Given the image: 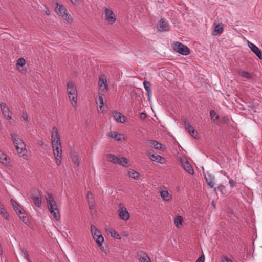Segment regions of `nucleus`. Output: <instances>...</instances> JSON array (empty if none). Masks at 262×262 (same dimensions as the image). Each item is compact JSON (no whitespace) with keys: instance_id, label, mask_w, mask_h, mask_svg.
Returning <instances> with one entry per match:
<instances>
[{"instance_id":"15","label":"nucleus","mask_w":262,"mask_h":262,"mask_svg":"<svg viewBox=\"0 0 262 262\" xmlns=\"http://www.w3.org/2000/svg\"><path fill=\"white\" fill-rule=\"evenodd\" d=\"M11 203L13 207V209L18 215L24 214V209L19 206V205L14 200H11Z\"/></svg>"},{"instance_id":"42","label":"nucleus","mask_w":262,"mask_h":262,"mask_svg":"<svg viewBox=\"0 0 262 262\" xmlns=\"http://www.w3.org/2000/svg\"><path fill=\"white\" fill-rule=\"evenodd\" d=\"M183 123H184L185 129L187 128L188 127L191 128L192 126L191 125V124L189 123V121L186 119H184L183 120Z\"/></svg>"},{"instance_id":"39","label":"nucleus","mask_w":262,"mask_h":262,"mask_svg":"<svg viewBox=\"0 0 262 262\" xmlns=\"http://www.w3.org/2000/svg\"><path fill=\"white\" fill-rule=\"evenodd\" d=\"M26 63V61L23 58H19L17 61V66H20L23 67L24 66Z\"/></svg>"},{"instance_id":"49","label":"nucleus","mask_w":262,"mask_h":262,"mask_svg":"<svg viewBox=\"0 0 262 262\" xmlns=\"http://www.w3.org/2000/svg\"><path fill=\"white\" fill-rule=\"evenodd\" d=\"M225 188V187L222 186V185H220L218 187H217V189L219 191H221L222 193H223V190Z\"/></svg>"},{"instance_id":"36","label":"nucleus","mask_w":262,"mask_h":262,"mask_svg":"<svg viewBox=\"0 0 262 262\" xmlns=\"http://www.w3.org/2000/svg\"><path fill=\"white\" fill-rule=\"evenodd\" d=\"M0 214L4 218L6 219H8L9 218V214L5 210L4 206L0 208Z\"/></svg>"},{"instance_id":"24","label":"nucleus","mask_w":262,"mask_h":262,"mask_svg":"<svg viewBox=\"0 0 262 262\" xmlns=\"http://www.w3.org/2000/svg\"><path fill=\"white\" fill-rule=\"evenodd\" d=\"M87 200L90 209H92L94 207V203L93 202L92 193L90 191H88L87 193Z\"/></svg>"},{"instance_id":"9","label":"nucleus","mask_w":262,"mask_h":262,"mask_svg":"<svg viewBox=\"0 0 262 262\" xmlns=\"http://www.w3.org/2000/svg\"><path fill=\"white\" fill-rule=\"evenodd\" d=\"M169 23L164 18H161L157 25V28L159 31L164 32L169 30Z\"/></svg>"},{"instance_id":"26","label":"nucleus","mask_w":262,"mask_h":262,"mask_svg":"<svg viewBox=\"0 0 262 262\" xmlns=\"http://www.w3.org/2000/svg\"><path fill=\"white\" fill-rule=\"evenodd\" d=\"M10 135L15 146L23 142V140L18 137L16 134L12 133Z\"/></svg>"},{"instance_id":"16","label":"nucleus","mask_w":262,"mask_h":262,"mask_svg":"<svg viewBox=\"0 0 262 262\" xmlns=\"http://www.w3.org/2000/svg\"><path fill=\"white\" fill-rule=\"evenodd\" d=\"M148 157L149 159L152 161H155L161 164H163L164 162V158L160 155H155L149 152L148 154Z\"/></svg>"},{"instance_id":"5","label":"nucleus","mask_w":262,"mask_h":262,"mask_svg":"<svg viewBox=\"0 0 262 262\" xmlns=\"http://www.w3.org/2000/svg\"><path fill=\"white\" fill-rule=\"evenodd\" d=\"M107 160L114 164H119L123 166H126V164L128 162V160L127 158L121 157H117L113 154H108L107 155Z\"/></svg>"},{"instance_id":"6","label":"nucleus","mask_w":262,"mask_h":262,"mask_svg":"<svg viewBox=\"0 0 262 262\" xmlns=\"http://www.w3.org/2000/svg\"><path fill=\"white\" fill-rule=\"evenodd\" d=\"M174 49L176 52L183 55H188L190 53L189 49L186 46L178 42L174 44Z\"/></svg>"},{"instance_id":"27","label":"nucleus","mask_w":262,"mask_h":262,"mask_svg":"<svg viewBox=\"0 0 262 262\" xmlns=\"http://www.w3.org/2000/svg\"><path fill=\"white\" fill-rule=\"evenodd\" d=\"M223 31V28L220 24H217L214 27L213 35H216L221 34Z\"/></svg>"},{"instance_id":"25","label":"nucleus","mask_w":262,"mask_h":262,"mask_svg":"<svg viewBox=\"0 0 262 262\" xmlns=\"http://www.w3.org/2000/svg\"><path fill=\"white\" fill-rule=\"evenodd\" d=\"M91 232L94 239H95L96 236H98L99 234H101L100 231L93 225H91Z\"/></svg>"},{"instance_id":"17","label":"nucleus","mask_w":262,"mask_h":262,"mask_svg":"<svg viewBox=\"0 0 262 262\" xmlns=\"http://www.w3.org/2000/svg\"><path fill=\"white\" fill-rule=\"evenodd\" d=\"M15 146L18 154H22V156H24L25 155L27 150L26 149V145L23 141L17 145H16Z\"/></svg>"},{"instance_id":"38","label":"nucleus","mask_w":262,"mask_h":262,"mask_svg":"<svg viewBox=\"0 0 262 262\" xmlns=\"http://www.w3.org/2000/svg\"><path fill=\"white\" fill-rule=\"evenodd\" d=\"M21 252L23 253L24 257L27 259L28 262H31V260L29 258V254L28 252L23 248H20Z\"/></svg>"},{"instance_id":"53","label":"nucleus","mask_w":262,"mask_h":262,"mask_svg":"<svg viewBox=\"0 0 262 262\" xmlns=\"http://www.w3.org/2000/svg\"><path fill=\"white\" fill-rule=\"evenodd\" d=\"M3 254V249L2 248L1 244H0V255H2Z\"/></svg>"},{"instance_id":"43","label":"nucleus","mask_w":262,"mask_h":262,"mask_svg":"<svg viewBox=\"0 0 262 262\" xmlns=\"http://www.w3.org/2000/svg\"><path fill=\"white\" fill-rule=\"evenodd\" d=\"M120 136H121L120 134L115 132L114 133V136L113 138L117 141H121V139L120 138Z\"/></svg>"},{"instance_id":"19","label":"nucleus","mask_w":262,"mask_h":262,"mask_svg":"<svg viewBox=\"0 0 262 262\" xmlns=\"http://www.w3.org/2000/svg\"><path fill=\"white\" fill-rule=\"evenodd\" d=\"M113 117L116 122L118 123H124L125 122V117L121 113L115 112L113 113Z\"/></svg>"},{"instance_id":"8","label":"nucleus","mask_w":262,"mask_h":262,"mask_svg":"<svg viewBox=\"0 0 262 262\" xmlns=\"http://www.w3.org/2000/svg\"><path fill=\"white\" fill-rule=\"evenodd\" d=\"M118 206L119 208V217L123 220H127L129 217V214L126 208L124 207L122 203H120Z\"/></svg>"},{"instance_id":"50","label":"nucleus","mask_w":262,"mask_h":262,"mask_svg":"<svg viewBox=\"0 0 262 262\" xmlns=\"http://www.w3.org/2000/svg\"><path fill=\"white\" fill-rule=\"evenodd\" d=\"M115 132H110L108 133V136L110 138H113L114 137V133Z\"/></svg>"},{"instance_id":"37","label":"nucleus","mask_w":262,"mask_h":262,"mask_svg":"<svg viewBox=\"0 0 262 262\" xmlns=\"http://www.w3.org/2000/svg\"><path fill=\"white\" fill-rule=\"evenodd\" d=\"M210 114L211 119H213V121L219 119V116L216 114V112L214 110H211Z\"/></svg>"},{"instance_id":"22","label":"nucleus","mask_w":262,"mask_h":262,"mask_svg":"<svg viewBox=\"0 0 262 262\" xmlns=\"http://www.w3.org/2000/svg\"><path fill=\"white\" fill-rule=\"evenodd\" d=\"M31 198L36 206L41 207L42 199L40 192L38 191V196H32Z\"/></svg>"},{"instance_id":"31","label":"nucleus","mask_w":262,"mask_h":262,"mask_svg":"<svg viewBox=\"0 0 262 262\" xmlns=\"http://www.w3.org/2000/svg\"><path fill=\"white\" fill-rule=\"evenodd\" d=\"M128 174L130 177L135 179H138L139 178V173L134 170L130 169L128 171Z\"/></svg>"},{"instance_id":"51","label":"nucleus","mask_w":262,"mask_h":262,"mask_svg":"<svg viewBox=\"0 0 262 262\" xmlns=\"http://www.w3.org/2000/svg\"><path fill=\"white\" fill-rule=\"evenodd\" d=\"M115 132H110L108 133V136L110 138H113L114 137V133Z\"/></svg>"},{"instance_id":"41","label":"nucleus","mask_w":262,"mask_h":262,"mask_svg":"<svg viewBox=\"0 0 262 262\" xmlns=\"http://www.w3.org/2000/svg\"><path fill=\"white\" fill-rule=\"evenodd\" d=\"M241 75L243 77H245V78H251V74H249L248 72H247L246 71H242V73H241Z\"/></svg>"},{"instance_id":"3","label":"nucleus","mask_w":262,"mask_h":262,"mask_svg":"<svg viewBox=\"0 0 262 262\" xmlns=\"http://www.w3.org/2000/svg\"><path fill=\"white\" fill-rule=\"evenodd\" d=\"M52 144L56 163L59 165L61 164L62 154L60 140H56V143H52Z\"/></svg>"},{"instance_id":"20","label":"nucleus","mask_w":262,"mask_h":262,"mask_svg":"<svg viewBox=\"0 0 262 262\" xmlns=\"http://www.w3.org/2000/svg\"><path fill=\"white\" fill-rule=\"evenodd\" d=\"M52 143H56V140H60L58 129L56 127H53L52 133Z\"/></svg>"},{"instance_id":"4","label":"nucleus","mask_w":262,"mask_h":262,"mask_svg":"<svg viewBox=\"0 0 262 262\" xmlns=\"http://www.w3.org/2000/svg\"><path fill=\"white\" fill-rule=\"evenodd\" d=\"M55 11L68 23H70L72 21V17L68 14L67 9L63 5L57 4L55 7Z\"/></svg>"},{"instance_id":"35","label":"nucleus","mask_w":262,"mask_h":262,"mask_svg":"<svg viewBox=\"0 0 262 262\" xmlns=\"http://www.w3.org/2000/svg\"><path fill=\"white\" fill-rule=\"evenodd\" d=\"M150 142L156 149H162V144L155 140H151Z\"/></svg>"},{"instance_id":"7","label":"nucleus","mask_w":262,"mask_h":262,"mask_svg":"<svg viewBox=\"0 0 262 262\" xmlns=\"http://www.w3.org/2000/svg\"><path fill=\"white\" fill-rule=\"evenodd\" d=\"M104 95L103 94H99L98 97L96 99V103L99 105L98 111L102 113L106 112L107 108V105H105L106 101L104 99Z\"/></svg>"},{"instance_id":"55","label":"nucleus","mask_w":262,"mask_h":262,"mask_svg":"<svg viewBox=\"0 0 262 262\" xmlns=\"http://www.w3.org/2000/svg\"><path fill=\"white\" fill-rule=\"evenodd\" d=\"M77 0H70V1L73 3L74 4L75 2H76Z\"/></svg>"},{"instance_id":"54","label":"nucleus","mask_w":262,"mask_h":262,"mask_svg":"<svg viewBox=\"0 0 262 262\" xmlns=\"http://www.w3.org/2000/svg\"><path fill=\"white\" fill-rule=\"evenodd\" d=\"M46 14L47 15H50V11L49 10H47L46 11Z\"/></svg>"},{"instance_id":"29","label":"nucleus","mask_w":262,"mask_h":262,"mask_svg":"<svg viewBox=\"0 0 262 262\" xmlns=\"http://www.w3.org/2000/svg\"><path fill=\"white\" fill-rule=\"evenodd\" d=\"M0 162L4 165H7L9 162V158L3 153L0 156Z\"/></svg>"},{"instance_id":"1","label":"nucleus","mask_w":262,"mask_h":262,"mask_svg":"<svg viewBox=\"0 0 262 262\" xmlns=\"http://www.w3.org/2000/svg\"><path fill=\"white\" fill-rule=\"evenodd\" d=\"M46 199L48 208L51 215L57 221L59 220L60 219L59 211L53 196L51 193H47Z\"/></svg>"},{"instance_id":"28","label":"nucleus","mask_w":262,"mask_h":262,"mask_svg":"<svg viewBox=\"0 0 262 262\" xmlns=\"http://www.w3.org/2000/svg\"><path fill=\"white\" fill-rule=\"evenodd\" d=\"M160 195L165 201H169L171 199V196L167 191H162Z\"/></svg>"},{"instance_id":"13","label":"nucleus","mask_w":262,"mask_h":262,"mask_svg":"<svg viewBox=\"0 0 262 262\" xmlns=\"http://www.w3.org/2000/svg\"><path fill=\"white\" fill-rule=\"evenodd\" d=\"M0 107L4 116L6 117L7 119H11V113L6 103L2 102L0 104Z\"/></svg>"},{"instance_id":"44","label":"nucleus","mask_w":262,"mask_h":262,"mask_svg":"<svg viewBox=\"0 0 262 262\" xmlns=\"http://www.w3.org/2000/svg\"><path fill=\"white\" fill-rule=\"evenodd\" d=\"M21 117L24 121H28V116L26 111H24L23 112Z\"/></svg>"},{"instance_id":"18","label":"nucleus","mask_w":262,"mask_h":262,"mask_svg":"<svg viewBox=\"0 0 262 262\" xmlns=\"http://www.w3.org/2000/svg\"><path fill=\"white\" fill-rule=\"evenodd\" d=\"M137 256L140 262H151L149 256L143 252H138Z\"/></svg>"},{"instance_id":"2","label":"nucleus","mask_w":262,"mask_h":262,"mask_svg":"<svg viewBox=\"0 0 262 262\" xmlns=\"http://www.w3.org/2000/svg\"><path fill=\"white\" fill-rule=\"evenodd\" d=\"M67 91L68 93L69 98L71 101L72 105L75 107L77 101V91L75 85L72 82H69L67 83Z\"/></svg>"},{"instance_id":"57","label":"nucleus","mask_w":262,"mask_h":262,"mask_svg":"<svg viewBox=\"0 0 262 262\" xmlns=\"http://www.w3.org/2000/svg\"><path fill=\"white\" fill-rule=\"evenodd\" d=\"M2 154L3 152L1 151H0V156L2 155Z\"/></svg>"},{"instance_id":"14","label":"nucleus","mask_w":262,"mask_h":262,"mask_svg":"<svg viewBox=\"0 0 262 262\" xmlns=\"http://www.w3.org/2000/svg\"><path fill=\"white\" fill-rule=\"evenodd\" d=\"M105 14L106 16V19L111 23V24L114 23L116 21V17L113 12L107 8L105 9Z\"/></svg>"},{"instance_id":"45","label":"nucleus","mask_w":262,"mask_h":262,"mask_svg":"<svg viewBox=\"0 0 262 262\" xmlns=\"http://www.w3.org/2000/svg\"><path fill=\"white\" fill-rule=\"evenodd\" d=\"M24 215H25V213L24 214H21V215H19L20 219L22 220V221L23 222H24L25 224H26L28 221V219Z\"/></svg>"},{"instance_id":"33","label":"nucleus","mask_w":262,"mask_h":262,"mask_svg":"<svg viewBox=\"0 0 262 262\" xmlns=\"http://www.w3.org/2000/svg\"><path fill=\"white\" fill-rule=\"evenodd\" d=\"M183 221V217L181 216H177L174 219V224L177 227H179L180 225L182 224Z\"/></svg>"},{"instance_id":"47","label":"nucleus","mask_w":262,"mask_h":262,"mask_svg":"<svg viewBox=\"0 0 262 262\" xmlns=\"http://www.w3.org/2000/svg\"><path fill=\"white\" fill-rule=\"evenodd\" d=\"M147 117V115L145 113H141L140 115V118L142 120H144Z\"/></svg>"},{"instance_id":"52","label":"nucleus","mask_w":262,"mask_h":262,"mask_svg":"<svg viewBox=\"0 0 262 262\" xmlns=\"http://www.w3.org/2000/svg\"><path fill=\"white\" fill-rule=\"evenodd\" d=\"M223 262H232L230 259L227 257H225L223 260Z\"/></svg>"},{"instance_id":"21","label":"nucleus","mask_w":262,"mask_h":262,"mask_svg":"<svg viewBox=\"0 0 262 262\" xmlns=\"http://www.w3.org/2000/svg\"><path fill=\"white\" fill-rule=\"evenodd\" d=\"M205 179L208 186L211 188H214V190H215L216 188L214 187L215 183L214 177L210 174H208V176L206 177Z\"/></svg>"},{"instance_id":"10","label":"nucleus","mask_w":262,"mask_h":262,"mask_svg":"<svg viewBox=\"0 0 262 262\" xmlns=\"http://www.w3.org/2000/svg\"><path fill=\"white\" fill-rule=\"evenodd\" d=\"M181 165L184 169L190 174H193V169L189 162L185 159H181Z\"/></svg>"},{"instance_id":"32","label":"nucleus","mask_w":262,"mask_h":262,"mask_svg":"<svg viewBox=\"0 0 262 262\" xmlns=\"http://www.w3.org/2000/svg\"><path fill=\"white\" fill-rule=\"evenodd\" d=\"M71 156L72 161L74 163V165L76 166H78L79 164V160L78 156L75 154H73Z\"/></svg>"},{"instance_id":"30","label":"nucleus","mask_w":262,"mask_h":262,"mask_svg":"<svg viewBox=\"0 0 262 262\" xmlns=\"http://www.w3.org/2000/svg\"><path fill=\"white\" fill-rule=\"evenodd\" d=\"M108 233L110 234L111 236L116 239H120V236L114 230L112 229H109L108 230Z\"/></svg>"},{"instance_id":"23","label":"nucleus","mask_w":262,"mask_h":262,"mask_svg":"<svg viewBox=\"0 0 262 262\" xmlns=\"http://www.w3.org/2000/svg\"><path fill=\"white\" fill-rule=\"evenodd\" d=\"M143 85H144L145 89L147 91L148 98L149 99H150V98L151 95V84L150 82L145 80L143 82Z\"/></svg>"},{"instance_id":"11","label":"nucleus","mask_w":262,"mask_h":262,"mask_svg":"<svg viewBox=\"0 0 262 262\" xmlns=\"http://www.w3.org/2000/svg\"><path fill=\"white\" fill-rule=\"evenodd\" d=\"M99 89L103 92H106L107 90L108 86L107 80L104 75H102L99 78Z\"/></svg>"},{"instance_id":"12","label":"nucleus","mask_w":262,"mask_h":262,"mask_svg":"<svg viewBox=\"0 0 262 262\" xmlns=\"http://www.w3.org/2000/svg\"><path fill=\"white\" fill-rule=\"evenodd\" d=\"M248 47L250 50L254 53L259 59H262V52L259 48L254 44L248 42Z\"/></svg>"},{"instance_id":"40","label":"nucleus","mask_w":262,"mask_h":262,"mask_svg":"<svg viewBox=\"0 0 262 262\" xmlns=\"http://www.w3.org/2000/svg\"><path fill=\"white\" fill-rule=\"evenodd\" d=\"M186 130L189 133L191 136L194 137H195L196 130L193 128L192 126H191V128L188 127L186 129Z\"/></svg>"},{"instance_id":"56","label":"nucleus","mask_w":262,"mask_h":262,"mask_svg":"<svg viewBox=\"0 0 262 262\" xmlns=\"http://www.w3.org/2000/svg\"><path fill=\"white\" fill-rule=\"evenodd\" d=\"M3 205L2 204V203L0 202V208L2 207Z\"/></svg>"},{"instance_id":"48","label":"nucleus","mask_w":262,"mask_h":262,"mask_svg":"<svg viewBox=\"0 0 262 262\" xmlns=\"http://www.w3.org/2000/svg\"><path fill=\"white\" fill-rule=\"evenodd\" d=\"M204 259L205 257L203 255L197 259L196 262H204Z\"/></svg>"},{"instance_id":"46","label":"nucleus","mask_w":262,"mask_h":262,"mask_svg":"<svg viewBox=\"0 0 262 262\" xmlns=\"http://www.w3.org/2000/svg\"><path fill=\"white\" fill-rule=\"evenodd\" d=\"M229 183L230 186L231 188H232L235 186L236 183L232 179H230Z\"/></svg>"},{"instance_id":"34","label":"nucleus","mask_w":262,"mask_h":262,"mask_svg":"<svg viewBox=\"0 0 262 262\" xmlns=\"http://www.w3.org/2000/svg\"><path fill=\"white\" fill-rule=\"evenodd\" d=\"M95 239L96 240V242L99 246L100 247L102 246V242L104 241V238L101 234H99L98 236H96V238Z\"/></svg>"}]
</instances>
